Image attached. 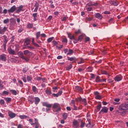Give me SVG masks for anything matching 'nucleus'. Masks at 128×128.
Returning <instances> with one entry per match:
<instances>
[{
	"label": "nucleus",
	"mask_w": 128,
	"mask_h": 128,
	"mask_svg": "<svg viewBox=\"0 0 128 128\" xmlns=\"http://www.w3.org/2000/svg\"><path fill=\"white\" fill-rule=\"evenodd\" d=\"M16 46H10L8 48V52L10 54L16 56Z\"/></svg>",
	"instance_id": "nucleus-1"
},
{
	"label": "nucleus",
	"mask_w": 128,
	"mask_h": 128,
	"mask_svg": "<svg viewBox=\"0 0 128 128\" xmlns=\"http://www.w3.org/2000/svg\"><path fill=\"white\" fill-rule=\"evenodd\" d=\"M53 111L54 112H60L62 108L60 105L58 103H54L52 106Z\"/></svg>",
	"instance_id": "nucleus-2"
},
{
	"label": "nucleus",
	"mask_w": 128,
	"mask_h": 128,
	"mask_svg": "<svg viewBox=\"0 0 128 128\" xmlns=\"http://www.w3.org/2000/svg\"><path fill=\"white\" fill-rule=\"evenodd\" d=\"M128 104H122L119 106L118 110H128Z\"/></svg>",
	"instance_id": "nucleus-3"
},
{
	"label": "nucleus",
	"mask_w": 128,
	"mask_h": 128,
	"mask_svg": "<svg viewBox=\"0 0 128 128\" xmlns=\"http://www.w3.org/2000/svg\"><path fill=\"white\" fill-rule=\"evenodd\" d=\"M16 11V6H13L12 7L10 8L8 10V14H12L14 12Z\"/></svg>",
	"instance_id": "nucleus-4"
},
{
	"label": "nucleus",
	"mask_w": 128,
	"mask_h": 128,
	"mask_svg": "<svg viewBox=\"0 0 128 128\" xmlns=\"http://www.w3.org/2000/svg\"><path fill=\"white\" fill-rule=\"evenodd\" d=\"M108 112V108L106 106H104L100 110L99 114H107V112Z\"/></svg>",
	"instance_id": "nucleus-5"
},
{
	"label": "nucleus",
	"mask_w": 128,
	"mask_h": 128,
	"mask_svg": "<svg viewBox=\"0 0 128 128\" xmlns=\"http://www.w3.org/2000/svg\"><path fill=\"white\" fill-rule=\"evenodd\" d=\"M8 114L10 118H16V114L12 111H8Z\"/></svg>",
	"instance_id": "nucleus-6"
},
{
	"label": "nucleus",
	"mask_w": 128,
	"mask_h": 128,
	"mask_svg": "<svg viewBox=\"0 0 128 128\" xmlns=\"http://www.w3.org/2000/svg\"><path fill=\"white\" fill-rule=\"evenodd\" d=\"M22 8H24V5H20L19 6L18 8H16V14H20V12L22 11Z\"/></svg>",
	"instance_id": "nucleus-7"
},
{
	"label": "nucleus",
	"mask_w": 128,
	"mask_h": 128,
	"mask_svg": "<svg viewBox=\"0 0 128 128\" xmlns=\"http://www.w3.org/2000/svg\"><path fill=\"white\" fill-rule=\"evenodd\" d=\"M0 60H2V62H6V55L5 54L0 55Z\"/></svg>",
	"instance_id": "nucleus-8"
},
{
	"label": "nucleus",
	"mask_w": 128,
	"mask_h": 128,
	"mask_svg": "<svg viewBox=\"0 0 128 128\" xmlns=\"http://www.w3.org/2000/svg\"><path fill=\"white\" fill-rule=\"evenodd\" d=\"M31 126H34V128H40V123L38 122V120L35 118V122L34 123H30Z\"/></svg>",
	"instance_id": "nucleus-9"
},
{
	"label": "nucleus",
	"mask_w": 128,
	"mask_h": 128,
	"mask_svg": "<svg viewBox=\"0 0 128 128\" xmlns=\"http://www.w3.org/2000/svg\"><path fill=\"white\" fill-rule=\"evenodd\" d=\"M115 82H120L122 80V75L116 76L114 78Z\"/></svg>",
	"instance_id": "nucleus-10"
},
{
	"label": "nucleus",
	"mask_w": 128,
	"mask_h": 128,
	"mask_svg": "<svg viewBox=\"0 0 128 128\" xmlns=\"http://www.w3.org/2000/svg\"><path fill=\"white\" fill-rule=\"evenodd\" d=\"M8 30L6 26H4L3 28H0V34H4V32Z\"/></svg>",
	"instance_id": "nucleus-11"
},
{
	"label": "nucleus",
	"mask_w": 128,
	"mask_h": 128,
	"mask_svg": "<svg viewBox=\"0 0 128 128\" xmlns=\"http://www.w3.org/2000/svg\"><path fill=\"white\" fill-rule=\"evenodd\" d=\"M28 100L30 102V104H32L34 102V98L32 96H29L28 97Z\"/></svg>",
	"instance_id": "nucleus-12"
},
{
	"label": "nucleus",
	"mask_w": 128,
	"mask_h": 128,
	"mask_svg": "<svg viewBox=\"0 0 128 128\" xmlns=\"http://www.w3.org/2000/svg\"><path fill=\"white\" fill-rule=\"evenodd\" d=\"M18 54H20V58H22V60H25L26 62H28V59L27 58L24 57V53H22V52H19Z\"/></svg>",
	"instance_id": "nucleus-13"
},
{
	"label": "nucleus",
	"mask_w": 128,
	"mask_h": 128,
	"mask_svg": "<svg viewBox=\"0 0 128 128\" xmlns=\"http://www.w3.org/2000/svg\"><path fill=\"white\" fill-rule=\"evenodd\" d=\"M34 6L36 8L34 10V12H38V8L40 7V4L38 2H36Z\"/></svg>",
	"instance_id": "nucleus-14"
},
{
	"label": "nucleus",
	"mask_w": 128,
	"mask_h": 128,
	"mask_svg": "<svg viewBox=\"0 0 128 128\" xmlns=\"http://www.w3.org/2000/svg\"><path fill=\"white\" fill-rule=\"evenodd\" d=\"M43 106H46V108H52V104H49L46 102H43L42 103Z\"/></svg>",
	"instance_id": "nucleus-15"
},
{
	"label": "nucleus",
	"mask_w": 128,
	"mask_h": 128,
	"mask_svg": "<svg viewBox=\"0 0 128 128\" xmlns=\"http://www.w3.org/2000/svg\"><path fill=\"white\" fill-rule=\"evenodd\" d=\"M75 89L76 90H77V92H84L82 90V87L80 86H76Z\"/></svg>",
	"instance_id": "nucleus-16"
},
{
	"label": "nucleus",
	"mask_w": 128,
	"mask_h": 128,
	"mask_svg": "<svg viewBox=\"0 0 128 128\" xmlns=\"http://www.w3.org/2000/svg\"><path fill=\"white\" fill-rule=\"evenodd\" d=\"M95 17L98 20H102V16L100 13H96L95 14Z\"/></svg>",
	"instance_id": "nucleus-17"
},
{
	"label": "nucleus",
	"mask_w": 128,
	"mask_h": 128,
	"mask_svg": "<svg viewBox=\"0 0 128 128\" xmlns=\"http://www.w3.org/2000/svg\"><path fill=\"white\" fill-rule=\"evenodd\" d=\"M36 80L38 82H40V80H42V82H46V78H42V77L37 76L36 78Z\"/></svg>",
	"instance_id": "nucleus-18"
},
{
	"label": "nucleus",
	"mask_w": 128,
	"mask_h": 128,
	"mask_svg": "<svg viewBox=\"0 0 128 128\" xmlns=\"http://www.w3.org/2000/svg\"><path fill=\"white\" fill-rule=\"evenodd\" d=\"M110 4L112 6H118V3L116 1H110Z\"/></svg>",
	"instance_id": "nucleus-19"
},
{
	"label": "nucleus",
	"mask_w": 128,
	"mask_h": 128,
	"mask_svg": "<svg viewBox=\"0 0 128 128\" xmlns=\"http://www.w3.org/2000/svg\"><path fill=\"white\" fill-rule=\"evenodd\" d=\"M34 100L35 104H38V103L40 102V99L38 97H36Z\"/></svg>",
	"instance_id": "nucleus-20"
},
{
	"label": "nucleus",
	"mask_w": 128,
	"mask_h": 128,
	"mask_svg": "<svg viewBox=\"0 0 128 128\" xmlns=\"http://www.w3.org/2000/svg\"><path fill=\"white\" fill-rule=\"evenodd\" d=\"M4 100L7 104H10L12 102V98H4Z\"/></svg>",
	"instance_id": "nucleus-21"
},
{
	"label": "nucleus",
	"mask_w": 128,
	"mask_h": 128,
	"mask_svg": "<svg viewBox=\"0 0 128 128\" xmlns=\"http://www.w3.org/2000/svg\"><path fill=\"white\" fill-rule=\"evenodd\" d=\"M32 16L34 18V22H36L38 20V19L36 18H38V13H34L32 14Z\"/></svg>",
	"instance_id": "nucleus-22"
},
{
	"label": "nucleus",
	"mask_w": 128,
	"mask_h": 128,
	"mask_svg": "<svg viewBox=\"0 0 128 128\" xmlns=\"http://www.w3.org/2000/svg\"><path fill=\"white\" fill-rule=\"evenodd\" d=\"M124 111L122 112H118V114H120V116H126V110H123Z\"/></svg>",
	"instance_id": "nucleus-23"
},
{
	"label": "nucleus",
	"mask_w": 128,
	"mask_h": 128,
	"mask_svg": "<svg viewBox=\"0 0 128 128\" xmlns=\"http://www.w3.org/2000/svg\"><path fill=\"white\" fill-rule=\"evenodd\" d=\"M7 43H8V40H6V38H5L3 44V46H4V50H6V48Z\"/></svg>",
	"instance_id": "nucleus-24"
},
{
	"label": "nucleus",
	"mask_w": 128,
	"mask_h": 128,
	"mask_svg": "<svg viewBox=\"0 0 128 128\" xmlns=\"http://www.w3.org/2000/svg\"><path fill=\"white\" fill-rule=\"evenodd\" d=\"M40 36H42V34H40V32H38L36 33V40H38L40 38Z\"/></svg>",
	"instance_id": "nucleus-25"
},
{
	"label": "nucleus",
	"mask_w": 128,
	"mask_h": 128,
	"mask_svg": "<svg viewBox=\"0 0 128 128\" xmlns=\"http://www.w3.org/2000/svg\"><path fill=\"white\" fill-rule=\"evenodd\" d=\"M32 90L33 92H34V94H36L38 92V88L36 86H32Z\"/></svg>",
	"instance_id": "nucleus-26"
},
{
	"label": "nucleus",
	"mask_w": 128,
	"mask_h": 128,
	"mask_svg": "<svg viewBox=\"0 0 128 128\" xmlns=\"http://www.w3.org/2000/svg\"><path fill=\"white\" fill-rule=\"evenodd\" d=\"M10 92H12V94L14 96H16L18 94V92L14 90H10Z\"/></svg>",
	"instance_id": "nucleus-27"
},
{
	"label": "nucleus",
	"mask_w": 128,
	"mask_h": 128,
	"mask_svg": "<svg viewBox=\"0 0 128 128\" xmlns=\"http://www.w3.org/2000/svg\"><path fill=\"white\" fill-rule=\"evenodd\" d=\"M68 60H70V62H74V60H76L75 57H67Z\"/></svg>",
	"instance_id": "nucleus-28"
},
{
	"label": "nucleus",
	"mask_w": 128,
	"mask_h": 128,
	"mask_svg": "<svg viewBox=\"0 0 128 128\" xmlns=\"http://www.w3.org/2000/svg\"><path fill=\"white\" fill-rule=\"evenodd\" d=\"M82 97L77 98H75V102H82Z\"/></svg>",
	"instance_id": "nucleus-29"
},
{
	"label": "nucleus",
	"mask_w": 128,
	"mask_h": 128,
	"mask_svg": "<svg viewBox=\"0 0 128 128\" xmlns=\"http://www.w3.org/2000/svg\"><path fill=\"white\" fill-rule=\"evenodd\" d=\"M30 39H26L24 41L25 46H28V44H30Z\"/></svg>",
	"instance_id": "nucleus-30"
},
{
	"label": "nucleus",
	"mask_w": 128,
	"mask_h": 128,
	"mask_svg": "<svg viewBox=\"0 0 128 128\" xmlns=\"http://www.w3.org/2000/svg\"><path fill=\"white\" fill-rule=\"evenodd\" d=\"M84 63V60L82 58H80V60L78 62V64H82Z\"/></svg>",
	"instance_id": "nucleus-31"
},
{
	"label": "nucleus",
	"mask_w": 128,
	"mask_h": 128,
	"mask_svg": "<svg viewBox=\"0 0 128 128\" xmlns=\"http://www.w3.org/2000/svg\"><path fill=\"white\" fill-rule=\"evenodd\" d=\"M96 82H102V80L100 78V76H97L96 79Z\"/></svg>",
	"instance_id": "nucleus-32"
},
{
	"label": "nucleus",
	"mask_w": 128,
	"mask_h": 128,
	"mask_svg": "<svg viewBox=\"0 0 128 128\" xmlns=\"http://www.w3.org/2000/svg\"><path fill=\"white\" fill-rule=\"evenodd\" d=\"M10 93L8 91H4L2 94V96H8V94Z\"/></svg>",
	"instance_id": "nucleus-33"
},
{
	"label": "nucleus",
	"mask_w": 128,
	"mask_h": 128,
	"mask_svg": "<svg viewBox=\"0 0 128 128\" xmlns=\"http://www.w3.org/2000/svg\"><path fill=\"white\" fill-rule=\"evenodd\" d=\"M19 118H21V120H24V118H28V116H26V115H20L19 116Z\"/></svg>",
	"instance_id": "nucleus-34"
},
{
	"label": "nucleus",
	"mask_w": 128,
	"mask_h": 128,
	"mask_svg": "<svg viewBox=\"0 0 128 128\" xmlns=\"http://www.w3.org/2000/svg\"><path fill=\"white\" fill-rule=\"evenodd\" d=\"M26 80L28 82H32V76H28L26 77Z\"/></svg>",
	"instance_id": "nucleus-35"
},
{
	"label": "nucleus",
	"mask_w": 128,
	"mask_h": 128,
	"mask_svg": "<svg viewBox=\"0 0 128 128\" xmlns=\"http://www.w3.org/2000/svg\"><path fill=\"white\" fill-rule=\"evenodd\" d=\"M81 102H82V104H84V106H86V98L82 99Z\"/></svg>",
	"instance_id": "nucleus-36"
},
{
	"label": "nucleus",
	"mask_w": 128,
	"mask_h": 128,
	"mask_svg": "<svg viewBox=\"0 0 128 128\" xmlns=\"http://www.w3.org/2000/svg\"><path fill=\"white\" fill-rule=\"evenodd\" d=\"M84 36L83 34L80 35L78 38V40L79 42H82V38H84Z\"/></svg>",
	"instance_id": "nucleus-37"
},
{
	"label": "nucleus",
	"mask_w": 128,
	"mask_h": 128,
	"mask_svg": "<svg viewBox=\"0 0 128 128\" xmlns=\"http://www.w3.org/2000/svg\"><path fill=\"white\" fill-rule=\"evenodd\" d=\"M46 94H48V96H50V94H52V91L50 90H46Z\"/></svg>",
	"instance_id": "nucleus-38"
},
{
	"label": "nucleus",
	"mask_w": 128,
	"mask_h": 128,
	"mask_svg": "<svg viewBox=\"0 0 128 128\" xmlns=\"http://www.w3.org/2000/svg\"><path fill=\"white\" fill-rule=\"evenodd\" d=\"M72 68V64H70V66H68L66 68V70H70Z\"/></svg>",
	"instance_id": "nucleus-39"
},
{
	"label": "nucleus",
	"mask_w": 128,
	"mask_h": 128,
	"mask_svg": "<svg viewBox=\"0 0 128 128\" xmlns=\"http://www.w3.org/2000/svg\"><path fill=\"white\" fill-rule=\"evenodd\" d=\"M62 117H63L64 120H66V118H68V114L64 113L62 114Z\"/></svg>",
	"instance_id": "nucleus-40"
},
{
	"label": "nucleus",
	"mask_w": 128,
	"mask_h": 128,
	"mask_svg": "<svg viewBox=\"0 0 128 128\" xmlns=\"http://www.w3.org/2000/svg\"><path fill=\"white\" fill-rule=\"evenodd\" d=\"M10 62H16L18 60H16V58H10Z\"/></svg>",
	"instance_id": "nucleus-41"
},
{
	"label": "nucleus",
	"mask_w": 128,
	"mask_h": 128,
	"mask_svg": "<svg viewBox=\"0 0 128 128\" xmlns=\"http://www.w3.org/2000/svg\"><path fill=\"white\" fill-rule=\"evenodd\" d=\"M4 24H8L10 22V19L7 18L6 20H4L3 21Z\"/></svg>",
	"instance_id": "nucleus-42"
},
{
	"label": "nucleus",
	"mask_w": 128,
	"mask_h": 128,
	"mask_svg": "<svg viewBox=\"0 0 128 128\" xmlns=\"http://www.w3.org/2000/svg\"><path fill=\"white\" fill-rule=\"evenodd\" d=\"M74 54V50L70 49V50H69V52L67 54L68 56H70V54Z\"/></svg>",
	"instance_id": "nucleus-43"
},
{
	"label": "nucleus",
	"mask_w": 128,
	"mask_h": 128,
	"mask_svg": "<svg viewBox=\"0 0 128 128\" xmlns=\"http://www.w3.org/2000/svg\"><path fill=\"white\" fill-rule=\"evenodd\" d=\"M100 108H102V104H98L97 106H96V110L98 112H100Z\"/></svg>",
	"instance_id": "nucleus-44"
},
{
	"label": "nucleus",
	"mask_w": 128,
	"mask_h": 128,
	"mask_svg": "<svg viewBox=\"0 0 128 128\" xmlns=\"http://www.w3.org/2000/svg\"><path fill=\"white\" fill-rule=\"evenodd\" d=\"M87 72H92V68L90 66L88 67L86 69Z\"/></svg>",
	"instance_id": "nucleus-45"
},
{
	"label": "nucleus",
	"mask_w": 128,
	"mask_h": 128,
	"mask_svg": "<svg viewBox=\"0 0 128 128\" xmlns=\"http://www.w3.org/2000/svg\"><path fill=\"white\" fill-rule=\"evenodd\" d=\"M18 82L20 84V86H24V83L22 82V80H18Z\"/></svg>",
	"instance_id": "nucleus-46"
},
{
	"label": "nucleus",
	"mask_w": 128,
	"mask_h": 128,
	"mask_svg": "<svg viewBox=\"0 0 128 128\" xmlns=\"http://www.w3.org/2000/svg\"><path fill=\"white\" fill-rule=\"evenodd\" d=\"M102 74H106V75H108V76H110V74H108V72L106 70H102Z\"/></svg>",
	"instance_id": "nucleus-47"
},
{
	"label": "nucleus",
	"mask_w": 128,
	"mask_h": 128,
	"mask_svg": "<svg viewBox=\"0 0 128 128\" xmlns=\"http://www.w3.org/2000/svg\"><path fill=\"white\" fill-rule=\"evenodd\" d=\"M34 27V24H28V28H32Z\"/></svg>",
	"instance_id": "nucleus-48"
},
{
	"label": "nucleus",
	"mask_w": 128,
	"mask_h": 128,
	"mask_svg": "<svg viewBox=\"0 0 128 128\" xmlns=\"http://www.w3.org/2000/svg\"><path fill=\"white\" fill-rule=\"evenodd\" d=\"M28 68L26 67L24 68H23V72H24V74H26V72H28Z\"/></svg>",
	"instance_id": "nucleus-49"
},
{
	"label": "nucleus",
	"mask_w": 128,
	"mask_h": 128,
	"mask_svg": "<svg viewBox=\"0 0 128 128\" xmlns=\"http://www.w3.org/2000/svg\"><path fill=\"white\" fill-rule=\"evenodd\" d=\"M90 38L89 37L86 36L85 38V42H90Z\"/></svg>",
	"instance_id": "nucleus-50"
},
{
	"label": "nucleus",
	"mask_w": 128,
	"mask_h": 128,
	"mask_svg": "<svg viewBox=\"0 0 128 128\" xmlns=\"http://www.w3.org/2000/svg\"><path fill=\"white\" fill-rule=\"evenodd\" d=\"M52 40H54V37L50 38L48 39L47 42H50L52 41Z\"/></svg>",
	"instance_id": "nucleus-51"
},
{
	"label": "nucleus",
	"mask_w": 128,
	"mask_h": 128,
	"mask_svg": "<svg viewBox=\"0 0 128 128\" xmlns=\"http://www.w3.org/2000/svg\"><path fill=\"white\" fill-rule=\"evenodd\" d=\"M95 98H96V100H102V96H100V94L96 96Z\"/></svg>",
	"instance_id": "nucleus-52"
},
{
	"label": "nucleus",
	"mask_w": 128,
	"mask_h": 128,
	"mask_svg": "<svg viewBox=\"0 0 128 128\" xmlns=\"http://www.w3.org/2000/svg\"><path fill=\"white\" fill-rule=\"evenodd\" d=\"M62 42H64L65 44L68 43V39L66 38H64L62 40Z\"/></svg>",
	"instance_id": "nucleus-53"
},
{
	"label": "nucleus",
	"mask_w": 128,
	"mask_h": 128,
	"mask_svg": "<svg viewBox=\"0 0 128 128\" xmlns=\"http://www.w3.org/2000/svg\"><path fill=\"white\" fill-rule=\"evenodd\" d=\"M30 51H28V50H25L24 52V54L26 56L28 54V52Z\"/></svg>",
	"instance_id": "nucleus-54"
},
{
	"label": "nucleus",
	"mask_w": 128,
	"mask_h": 128,
	"mask_svg": "<svg viewBox=\"0 0 128 128\" xmlns=\"http://www.w3.org/2000/svg\"><path fill=\"white\" fill-rule=\"evenodd\" d=\"M0 104H1V106H2L4 104V100L2 99L0 100Z\"/></svg>",
	"instance_id": "nucleus-55"
},
{
	"label": "nucleus",
	"mask_w": 128,
	"mask_h": 128,
	"mask_svg": "<svg viewBox=\"0 0 128 128\" xmlns=\"http://www.w3.org/2000/svg\"><path fill=\"white\" fill-rule=\"evenodd\" d=\"M94 96H100V92H98V91H96V92H94Z\"/></svg>",
	"instance_id": "nucleus-56"
},
{
	"label": "nucleus",
	"mask_w": 128,
	"mask_h": 128,
	"mask_svg": "<svg viewBox=\"0 0 128 128\" xmlns=\"http://www.w3.org/2000/svg\"><path fill=\"white\" fill-rule=\"evenodd\" d=\"M108 22L109 24H112V22H114V18H110Z\"/></svg>",
	"instance_id": "nucleus-57"
},
{
	"label": "nucleus",
	"mask_w": 128,
	"mask_h": 128,
	"mask_svg": "<svg viewBox=\"0 0 128 128\" xmlns=\"http://www.w3.org/2000/svg\"><path fill=\"white\" fill-rule=\"evenodd\" d=\"M57 94H58L59 96H62V90H59Z\"/></svg>",
	"instance_id": "nucleus-58"
},
{
	"label": "nucleus",
	"mask_w": 128,
	"mask_h": 128,
	"mask_svg": "<svg viewBox=\"0 0 128 128\" xmlns=\"http://www.w3.org/2000/svg\"><path fill=\"white\" fill-rule=\"evenodd\" d=\"M93 18H86V20L88 21V22H92V20Z\"/></svg>",
	"instance_id": "nucleus-59"
},
{
	"label": "nucleus",
	"mask_w": 128,
	"mask_h": 128,
	"mask_svg": "<svg viewBox=\"0 0 128 128\" xmlns=\"http://www.w3.org/2000/svg\"><path fill=\"white\" fill-rule=\"evenodd\" d=\"M32 55V53L30 52L29 51V52H28V54H27V57L28 58L30 56Z\"/></svg>",
	"instance_id": "nucleus-60"
},
{
	"label": "nucleus",
	"mask_w": 128,
	"mask_h": 128,
	"mask_svg": "<svg viewBox=\"0 0 128 128\" xmlns=\"http://www.w3.org/2000/svg\"><path fill=\"white\" fill-rule=\"evenodd\" d=\"M8 10L6 9H4L3 10V14H8Z\"/></svg>",
	"instance_id": "nucleus-61"
},
{
	"label": "nucleus",
	"mask_w": 128,
	"mask_h": 128,
	"mask_svg": "<svg viewBox=\"0 0 128 128\" xmlns=\"http://www.w3.org/2000/svg\"><path fill=\"white\" fill-rule=\"evenodd\" d=\"M71 104H72V106H74L76 104V102L74 101V100H72L71 101Z\"/></svg>",
	"instance_id": "nucleus-62"
},
{
	"label": "nucleus",
	"mask_w": 128,
	"mask_h": 128,
	"mask_svg": "<svg viewBox=\"0 0 128 128\" xmlns=\"http://www.w3.org/2000/svg\"><path fill=\"white\" fill-rule=\"evenodd\" d=\"M27 48L28 50H34V48L32 47V46H27Z\"/></svg>",
	"instance_id": "nucleus-63"
},
{
	"label": "nucleus",
	"mask_w": 128,
	"mask_h": 128,
	"mask_svg": "<svg viewBox=\"0 0 128 128\" xmlns=\"http://www.w3.org/2000/svg\"><path fill=\"white\" fill-rule=\"evenodd\" d=\"M10 38H11L10 42H14V38H15L14 36H12Z\"/></svg>",
	"instance_id": "nucleus-64"
}]
</instances>
